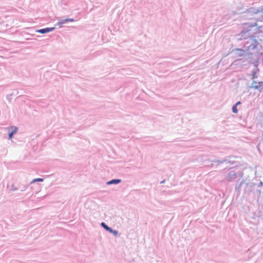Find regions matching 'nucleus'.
I'll return each mask as SVG.
<instances>
[{
  "instance_id": "obj_9",
  "label": "nucleus",
  "mask_w": 263,
  "mask_h": 263,
  "mask_svg": "<svg viewBox=\"0 0 263 263\" xmlns=\"http://www.w3.org/2000/svg\"><path fill=\"white\" fill-rule=\"evenodd\" d=\"M73 22V19H67V20H65L63 21V23L64 22Z\"/></svg>"
},
{
  "instance_id": "obj_11",
  "label": "nucleus",
  "mask_w": 263,
  "mask_h": 263,
  "mask_svg": "<svg viewBox=\"0 0 263 263\" xmlns=\"http://www.w3.org/2000/svg\"><path fill=\"white\" fill-rule=\"evenodd\" d=\"M120 181H120V180L116 179V184H117V183H118L120 182Z\"/></svg>"
},
{
  "instance_id": "obj_2",
  "label": "nucleus",
  "mask_w": 263,
  "mask_h": 263,
  "mask_svg": "<svg viewBox=\"0 0 263 263\" xmlns=\"http://www.w3.org/2000/svg\"><path fill=\"white\" fill-rule=\"evenodd\" d=\"M262 82H253L252 85V87L254 88V89H257L260 88V87L262 86Z\"/></svg>"
},
{
  "instance_id": "obj_3",
  "label": "nucleus",
  "mask_w": 263,
  "mask_h": 263,
  "mask_svg": "<svg viewBox=\"0 0 263 263\" xmlns=\"http://www.w3.org/2000/svg\"><path fill=\"white\" fill-rule=\"evenodd\" d=\"M101 226L104 228L107 231L111 232V233H115V232L112 231L111 229H110L107 225L105 224V223L104 222H102L101 223Z\"/></svg>"
},
{
  "instance_id": "obj_4",
  "label": "nucleus",
  "mask_w": 263,
  "mask_h": 263,
  "mask_svg": "<svg viewBox=\"0 0 263 263\" xmlns=\"http://www.w3.org/2000/svg\"><path fill=\"white\" fill-rule=\"evenodd\" d=\"M235 51H238V56H242L243 55V53L245 52V51L242 49H236L235 50Z\"/></svg>"
},
{
  "instance_id": "obj_6",
  "label": "nucleus",
  "mask_w": 263,
  "mask_h": 263,
  "mask_svg": "<svg viewBox=\"0 0 263 263\" xmlns=\"http://www.w3.org/2000/svg\"><path fill=\"white\" fill-rule=\"evenodd\" d=\"M43 181V179H42V178H36V179H33L32 180V183L35 182H37V181H38V182L41 181H41Z\"/></svg>"
},
{
  "instance_id": "obj_12",
  "label": "nucleus",
  "mask_w": 263,
  "mask_h": 263,
  "mask_svg": "<svg viewBox=\"0 0 263 263\" xmlns=\"http://www.w3.org/2000/svg\"><path fill=\"white\" fill-rule=\"evenodd\" d=\"M240 104V102H237V103L235 105L237 106L238 105H239Z\"/></svg>"
},
{
  "instance_id": "obj_10",
  "label": "nucleus",
  "mask_w": 263,
  "mask_h": 263,
  "mask_svg": "<svg viewBox=\"0 0 263 263\" xmlns=\"http://www.w3.org/2000/svg\"><path fill=\"white\" fill-rule=\"evenodd\" d=\"M13 135V133L11 132L10 133H9V137L10 139L12 138Z\"/></svg>"
},
{
  "instance_id": "obj_7",
  "label": "nucleus",
  "mask_w": 263,
  "mask_h": 263,
  "mask_svg": "<svg viewBox=\"0 0 263 263\" xmlns=\"http://www.w3.org/2000/svg\"><path fill=\"white\" fill-rule=\"evenodd\" d=\"M11 129H12V133H13V134L14 133H15L17 130V128L16 127H15V126H13V127H11Z\"/></svg>"
},
{
  "instance_id": "obj_1",
  "label": "nucleus",
  "mask_w": 263,
  "mask_h": 263,
  "mask_svg": "<svg viewBox=\"0 0 263 263\" xmlns=\"http://www.w3.org/2000/svg\"><path fill=\"white\" fill-rule=\"evenodd\" d=\"M54 29V28H47L45 29H42L37 30V31L41 33H45L47 32H49L51 31H52Z\"/></svg>"
},
{
  "instance_id": "obj_8",
  "label": "nucleus",
  "mask_w": 263,
  "mask_h": 263,
  "mask_svg": "<svg viewBox=\"0 0 263 263\" xmlns=\"http://www.w3.org/2000/svg\"><path fill=\"white\" fill-rule=\"evenodd\" d=\"M113 183H115V179H112V180H111L107 183V184H113Z\"/></svg>"
},
{
  "instance_id": "obj_5",
  "label": "nucleus",
  "mask_w": 263,
  "mask_h": 263,
  "mask_svg": "<svg viewBox=\"0 0 263 263\" xmlns=\"http://www.w3.org/2000/svg\"><path fill=\"white\" fill-rule=\"evenodd\" d=\"M232 110H233V112L235 114H236L238 112V110L237 109V106L236 105H234L232 107Z\"/></svg>"
}]
</instances>
